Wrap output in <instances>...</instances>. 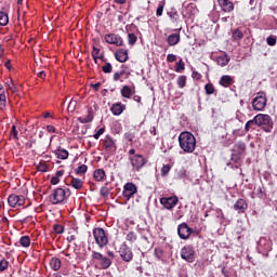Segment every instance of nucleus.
<instances>
[{"label": "nucleus", "instance_id": "nucleus-5", "mask_svg": "<svg viewBox=\"0 0 277 277\" xmlns=\"http://www.w3.org/2000/svg\"><path fill=\"white\" fill-rule=\"evenodd\" d=\"M252 107L254 111H263L267 107V96L264 92H259L252 101Z\"/></svg>", "mask_w": 277, "mask_h": 277}, {"label": "nucleus", "instance_id": "nucleus-13", "mask_svg": "<svg viewBox=\"0 0 277 277\" xmlns=\"http://www.w3.org/2000/svg\"><path fill=\"white\" fill-rule=\"evenodd\" d=\"M104 40L107 44H115V47H122V44H124L122 37L117 34H107L105 35Z\"/></svg>", "mask_w": 277, "mask_h": 277}, {"label": "nucleus", "instance_id": "nucleus-37", "mask_svg": "<svg viewBox=\"0 0 277 277\" xmlns=\"http://www.w3.org/2000/svg\"><path fill=\"white\" fill-rule=\"evenodd\" d=\"M75 172L77 176H82V174H85V172H88V166L81 164L75 169Z\"/></svg>", "mask_w": 277, "mask_h": 277}, {"label": "nucleus", "instance_id": "nucleus-64", "mask_svg": "<svg viewBox=\"0 0 277 277\" xmlns=\"http://www.w3.org/2000/svg\"><path fill=\"white\" fill-rule=\"evenodd\" d=\"M124 137H126V140L128 141V142H133V134H131V133H126L124 134Z\"/></svg>", "mask_w": 277, "mask_h": 277}, {"label": "nucleus", "instance_id": "nucleus-2", "mask_svg": "<svg viewBox=\"0 0 277 277\" xmlns=\"http://www.w3.org/2000/svg\"><path fill=\"white\" fill-rule=\"evenodd\" d=\"M70 188H55L49 196V200L52 205H62L66 198L70 197Z\"/></svg>", "mask_w": 277, "mask_h": 277}, {"label": "nucleus", "instance_id": "nucleus-22", "mask_svg": "<svg viewBox=\"0 0 277 277\" xmlns=\"http://www.w3.org/2000/svg\"><path fill=\"white\" fill-rule=\"evenodd\" d=\"M78 120L81 122V124H88V122H92V120H94V109L89 107L88 115L85 117H79Z\"/></svg>", "mask_w": 277, "mask_h": 277}, {"label": "nucleus", "instance_id": "nucleus-53", "mask_svg": "<svg viewBox=\"0 0 277 277\" xmlns=\"http://www.w3.org/2000/svg\"><path fill=\"white\" fill-rule=\"evenodd\" d=\"M5 55V49L0 44V66H3V57Z\"/></svg>", "mask_w": 277, "mask_h": 277}, {"label": "nucleus", "instance_id": "nucleus-20", "mask_svg": "<svg viewBox=\"0 0 277 277\" xmlns=\"http://www.w3.org/2000/svg\"><path fill=\"white\" fill-rule=\"evenodd\" d=\"M235 83V79L232 76L224 75L219 80V85H222V88H230Z\"/></svg>", "mask_w": 277, "mask_h": 277}, {"label": "nucleus", "instance_id": "nucleus-24", "mask_svg": "<svg viewBox=\"0 0 277 277\" xmlns=\"http://www.w3.org/2000/svg\"><path fill=\"white\" fill-rule=\"evenodd\" d=\"M167 42L169 47H176L179 42H181V35L180 34H171L167 38Z\"/></svg>", "mask_w": 277, "mask_h": 277}, {"label": "nucleus", "instance_id": "nucleus-49", "mask_svg": "<svg viewBox=\"0 0 277 277\" xmlns=\"http://www.w3.org/2000/svg\"><path fill=\"white\" fill-rule=\"evenodd\" d=\"M170 170V164H163V167L161 168V176H168Z\"/></svg>", "mask_w": 277, "mask_h": 277}, {"label": "nucleus", "instance_id": "nucleus-31", "mask_svg": "<svg viewBox=\"0 0 277 277\" xmlns=\"http://www.w3.org/2000/svg\"><path fill=\"white\" fill-rule=\"evenodd\" d=\"M10 23V17L8 16V13L0 11V26L5 27Z\"/></svg>", "mask_w": 277, "mask_h": 277}, {"label": "nucleus", "instance_id": "nucleus-21", "mask_svg": "<svg viewBox=\"0 0 277 277\" xmlns=\"http://www.w3.org/2000/svg\"><path fill=\"white\" fill-rule=\"evenodd\" d=\"M93 179L94 181H97V183H103L107 179V174L105 173V170L103 169H96L93 172Z\"/></svg>", "mask_w": 277, "mask_h": 277}, {"label": "nucleus", "instance_id": "nucleus-34", "mask_svg": "<svg viewBox=\"0 0 277 277\" xmlns=\"http://www.w3.org/2000/svg\"><path fill=\"white\" fill-rule=\"evenodd\" d=\"M232 38L235 41L241 40V39H243V32L239 28H237V29L233 30Z\"/></svg>", "mask_w": 277, "mask_h": 277}, {"label": "nucleus", "instance_id": "nucleus-39", "mask_svg": "<svg viewBox=\"0 0 277 277\" xmlns=\"http://www.w3.org/2000/svg\"><path fill=\"white\" fill-rule=\"evenodd\" d=\"M235 148L237 149V153L239 154V155H243L245 153H246V143H243V142H239V143H237L236 145H235Z\"/></svg>", "mask_w": 277, "mask_h": 277}, {"label": "nucleus", "instance_id": "nucleus-3", "mask_svg": "<svg viewBox=\"0 0 277 277\" xmlns=\"http://www.w3.org/2000/svg\"><path fill=\"white\" fill-rule=\"evenodd\" d=\"M255 120L258 122V127H261L265 133H272L274 130V120H272L269 115L258 114L255 116Z\"/></svg>", "mask_w": 277, "mask_h": 277}, {"label": "nucleus", "instance_id": "nucleus-30", "mask_svg": "<svg viewBox=\"0 0 277 277\" xmlns=\"http://www.w3.org/2000/svg\"><path fill=\"white\" fill-rule=\"evenodd\" d=\"M55 155L57 157V159H67L68 156H69V153L68 150L62 148V147H58V149L55 150Z\"/></svg>", "mask_w": 277, "mask_h": 277}, {"label": "nucleus", "instance_id": "nucleus-57", "mask_svg": "<svg viewBox=\"0 0 277 277\" xmlns=\"http://www.w3.org/2000/svg\"><path fill=\"white\" fill-rule=\"evenodd\" d=\"M11 132H12L14 140H18V131L16 130V126H12Z\"/></svg>", "mask_w": 277, "mask_h": 277}, {"label": "nucleus", "instance_id": "nucleus-4", "mask_svg": "<svg viewBox=\"0 0 277 277\" xmlns=\"http://www.w3.org/2000/svg\"><path fill=\"white\" fill-rule=\"evenodd\" d=\"M93 236H94L95 242L97 243L98 248H105V246H107V243H109L107 234L105 233V229H103L102 227L94 228Z\"/></svg>", "mask_w": 277, "mask_h": 277}, {"label": "nucleus", "instance_id": "nucleus-41", "mask_svg": "<svg viewBox=\"0 0 277 277\" xmlns=\"http://www.w3.org/2000/svg\"><path fill=\"white\" fill-rule=\"evenodd\" d=\"M137 42V36L133 32H130L128 35V44H130V47H134V44Z\"/></svg>", "mask_w": 277, "mask_h": 277}, {"label": "nucleus", "instance_id": "nucleus-47", "mask_svg": "<svg viewBox=\"0 0 277 277\" xmlns=\"http://www.w3.org/2000/svg\"><path fill=\"white\" fill-rule=\"evenodd\" d=\"M114 67L110 65V63H106L103 67L102 70L105 72V75H109Z\"/></svg>", "mask_w": 277, "mask_h": 277}, {"label": "nucleus", "instance_id": "nucleus-28", "mask_svg": "<svg viewBox=\"0 0 277 277\" xmlns=\"http://www.w3.org/2000/svg\"><path fill=\"white\" fill-rule=\"evenodd\" d=\"M228 62H230V56H228V54H224L216 58L217 66H221L222 68H224V66H228Z\"/></svg>", "mask_w": 277, "mask_h": 277}, {"label": "nucleus", "instance_id": "nucleus-36", "mask_svg": "<svg viewBox=\"0 0 277 277\" xmlns=\"http://www.w3.org/2000/svg\"><path fill=\"white\" fill-rule=\"evenodd\" d=\"M93 51L91 53L95 64H98V55H101V49L96 48V45L92 47Z\"/></svg>", "mask_w": 277, "mask_h": 277}, {"label": "nucleus", "instance_id": "nucleus-63", "mask_svg": "<svg viewBox=\"0 0 277 277\" xmlns=\"http://www.w3.org/2000/svg\"><path fill=\"white\" fill-rule=\"evenodd\" d=\"M222 274L224 277H230V273L224 266L222 267Z\"/></svg>", "mask_w": 277, "mask_h": 277}, {"label": "nucleus", "instance_id": "nucleus-8", "mask_svg": "<svg viewBox=\"0 0 277 277\" xmlns=\"http://www.w3.org/2000/svg\"><path fill=\"white\" fill-rule=\"evenodd\" d=\"M92 259L100 261L101 269H109V267H111V259L102 255L101 252L92 251Z\"/></svg>", "mask_w": 277, "mask_h": 277}, {"label": "nucleus", "instance_id": "nucleus-50", "mask_svg": "<svg viewBox=\"0 0 277 277\" xmlns=\"http://www.w3.org/2000/svg\"><path fill=\"white\" fill-rule=\"evenodd\" d=\"M266 42L268 47H276V37H267Z\"/></svg>", "mask_w": 277, "mask_h": 277}, {"label": "nucleus", "instance_id": "nucleus-61", "mask_svg": "<svg viewBox=\"0 0 277 277\" xmlns=\"http://www.w3.org/2000/svg\"><path fill=\"white\" fill-rule=\"evenodd\" d=\"M90 85L94 90V92H98V90H101V82L91 83Z\"/></svg>", "mask_w": 277, "mask_h": 277}, {"label": "nucleus", "instance_id": "nucleus-10", "mask_svg": "<svg viewBox=\"0 0 277 277\" xmlns=\"http://www.w3.org/2000/svg\"><path fill=\"white\" fill-rule=\"evenodd\" d=\"M8 205L12 209H16V207H24L25 206V196L11 194L8 197Z\"/></svg>", "mask_w": 277, "mask_h": 277}, {"label": "nucleus", "instance_id": "nucleus-7", "mask_svg": "<svg viewBox=\"0 0 277 277\" xmlns=\"http://www.w3.org/2000/svg\"><path fill=\"white\" fill-rule=\"evenodd\" d=\"M102 148H104L105 153H107L108 155H114V153H116V150L118 149V147L116 146V141L109 135H106L104 140H102Z\"/></svg>", "mask_w": 277, "mask_h": 277}, {"label": "nucleus", "instance_id": "nucleus-14", "mask_svg": "<svg viewBox=\"0 0 277 277\" xmlns=\"http://www.w3.org/2000/svg\"><path fill=\"white\" fill-rule=\"evenodd\" d=\"M194 229L187 225V223H182L177 227V235L180 239H187L192 236Z\"/></svg>", "mask_w": 277, "mask_h": 277}, {"label": "nucleus", "instance_id": "nucleus-59", "mask_svg": "<svg viewBox=\"0 0 277 277\" xmlns=\"http://www.w3.org/2000/svg\"><path fill=\"white\" fill-rule=\"evenodd\" d=\"M51 185H60V177L57 176H52L50 181Z\"/></svg>", "mask_w": 277, "mask_h": 277}, {"label": "nucleus", "instance_id": "nucleus-17", "mask_svg": "<svg viewBox=\"0 0 277 277\" xmlns=\"http://www.w3.org/2000/svg\"><path fill=\"white\" fill-rule=\"evenodd\" d=\"M126 109L127 105L122 104L121 102H117L110 107L113 116H121Z\"/></svg>", "mask_w": 277, "mask_h": 277}, {"label": "nucleus", "instance_id": "nucleus-38", "mask_svg": "<svg viewBox=\"0 0 277 277\" xmlns=\"http://www.w3.org/2000/svg\"><path fill=\"white\" fill-rule=\"evenodd\" d=\"M126 239L130 241V243H135L137 241V234H135V232H129Z\"/></svg>", "mask_w": 277, "mask_h": 277}, {"label": "nucleus", "instance_id": "nucleus-32", "mask_svg": "<svg viewBox=\"0 0 277 277\" xmlns=\"http://www.w3.org/2000/svg\"><path fill=\"white\" fill-rule=\"evenodd\" d=\"M5 88L8 91L12 92L13 94H16V92H18V89L16 88V84H14V81L12 79L5 82Z\"/></svg>", "mask_w": 277, "mask_h": 277}, {"label": "nucleus", "instance_id": "nucleus-11", "mask_svg": "<svg viewBox=\"0 0 277 277\" xmlns=\"http://www.w3.org/2000/svg\"><path fill=\"white\" fill-rule=\"evenodd\" d=\"M137 194V186L133 182H128L123 185L122 196L126 200L132 199Z\"/></svg>", "mask_w": 277, "mask_h": 277}, {"label": "nucleus", "instance_id": "nucleus-16", "mask_svg": "<svg viewBox=\"0 0 277 277\" xmlns=\"http://www.w3.org/2000/svg\"><path fill=\"white\" fill-rule=\"evenodd\" d=\"M217 3L222 10V12H225V14H230L232 12H235V3L230 0H217Z\"/></svg>", "mask_w": 277, "mask_h": 277}, {"label": "nucleus", "instance_id": "nucleus-51", "mask_svg": "<svg viewBox=\"0 0 277 277\" xmlns=\"http://www.w3.org/2000/svg\"><path fill=\"white\" fill-rule=\"evenodd\" d=\"M256 196H258V198H261V199H263V197L266 196L265 190H264L263 187H258Z\"/></svg>", "mask_w": 277, "mask_h": 277}, {"label": "nucleus", "instance_id": "nucleus-43", "mask_svg": "<svg viewBox=\"0 0 277 277\" xmlns=\"http://www.w3.org/2000/svg\"><path fill=\"white\" fill-rule=\"evenodd\" d=\"M206 94L211 95L215 93V87L213 83L209 82L205 85Z\"/></svg>", "mask_w": 277, "mask_h": 277}, {"label": "nucleus", "instance_id": "nucleus-54", "mask_svg": "<svg viewBox=\"0 0 277 277\" xmlns=\"http://www.w3.org/2000/svg\"><path fill=\"white\" fill-rule=\"evenodd\" d=\"M122 75H124V70H121L120 72H115L113 76L114 81H120V77H122Z\"/></svg>", "mask_w": 277, "mask_h": 277}, {"label": "nucleus", "instance_id": "nucleus-1", "mask_svg": "<svg viewBox=\"0 0 277 277\" xmlns=\"http://www.w3.org/2000/svg\"><path fill=\"white\" fill-rule=\"evenodd\" d=\"M179 144L182 150L192 154L196 150V136L192 132L184 131L179 135Z\"/></svg>", "mask_w": 277, "mask_h": 277}, {"label": "nucleus", "instance_id": "nucleus-23", "mask_svg": "<svg viewBox=\"0 0 277 277\" xmlns=\"http://www.w3.org/2000/svg\"><path fill=\"white\" fill-rule=\"evenodd\" d=\"M50 267L53 269V272H60V269H62V260H60L57 256L51 258Z\"/></svg>", "mask_w": 277, "mask_h": 277}, {"label": "nucleus", "instance_id": "nucleus-12", "mask_svg": "<svg viewBox=\"0 0 277 277\" xmlns=\"http://www.w3.org/2000/svg\"><path fill=\"white\" fill-rule=\"evenodd\" d=\"M160 205H162V207H164V209H167L168 211H172V209H174V207L179 205V197H162L160 198Z\"/></svg>", "mask_w": 277, "mask_h": 277}, {"label": "nucleus", "instance_id": "nucleus-44", "mask_svg": "<svg viewBox=\"0 0 277 277\" xmlns=\"http://www.w3.org/2000/svg\"><path fill=\"white\" fill-rule=\"evenodd\" d=\"M8 267H10V262L5 260V258H2V260H0V272H5Z\"/></svg>", "mask_w": 277, "mask_h": 277}, {"label": "nucleus", "instance_id": "nucleus-25", "mask_svg": "<svg viewBox=\"0 0 277 277\" xmlns=\"http://www.w3.org/2000/svg\"><path fill=\"white\" fill-rule=\"evenodd\" d=\"M70 185L74 189L78 192L83 189V181L79 177L71 176Z\"/></svg>", "mask_w": 277, "mask_h": 277}, {"label": "nucleus", "instance_id": "nucleus-52", "mask_svg": "<svg viewBox=\"0 0 277 277\" xmlns=\"http://www.w3.org/2000/svg\"><path fill=\"white\" fill-rule=\"evenodd\" d=\"M103 133H105V128H100L97 132L93 135L94 140H98Z\"/></svg>", "mask_w": 277, "mask_h": 277}, {"label": "nucleus", "instance_id": "nucleus-33", "mask_svg": "<svg viewBox=\"0 0 277 277\" xmlns=\"http://www.w3.org/2000/svg\"><path fill=\"white\" fill-rule=\"evenodd\" d=\"M19 243L22 248H29V246H31V238L29 236H23L19 239Z\"/></svg>", "mask_w": 277, "mask_h": 277}, {"label": "nucleus", "instance_id": "nucleus-40", "mask_svg": "<svg viewBox=\"0 0 277 277\" xmlns=\"http://www.w3.org/2000/svg\"><path fill=\"white\" fill-rule=\"evenodd\" d=\"M38 172H49V164H47V161H40L37 166Z\"/></svg>", "mask_w": 277, "mask_h": 277}, {"label": "nucleus", "instance_id": "nucleus-29", "mask_svg": "<svg viewBox=\"0 0 277 277\" xmlns=\"http://www.w3.org/2000/svg\"><path fill=\"white\" fill-rule=\"evenodd\" d=\"M120 94L123 98H131V96H133V90H131L129 85H123L120 90Z\"/></svg>", "mask_w": 277, "mask_h": 277}, {"label": "nucleus", "instance_id": "nucleus-26", "mask_svg": "<svg viewBox=\"0 0 277 277\" xmlns=\"http://www.w3.org/2000/svg\"><path fill=\"white\" fill-rule=\"evenodd\" d=\"M8 105V98L5 96V89H3V85L0 84V109H5V106Z\"/></svg>", "mask_w": 277, "mask_h": 277}, {"label": "nucleus", "instance_id": "nucleus-19", "mask_svg": "<svg viewBox=\"0 0 277 277\" xmlns=\"http://www.w3.org/2000/svg\"><path fill=\"white\" fill-rule=\"evenodd\" d=\"M234 209L238 211V213H246V211H248V202L246 199H238L234 205Z\"/></svg>", "mask_w": 277, "mask_h": 277}, {"label": "nucleus", "instance_id": "nucleus-48", "mask_svg": "<svg viewBox=\"0 0 277 277\" xmlns=\"http://www.w3.org/2000/svg\"><path fill=\"white\" fill-rule=\"evenodd\" d=\"M232 161L234 163H239V161H241V154H239L238 151L232 154Z\"/></svg>", "mask_w": 277, "mask_h": 277}, {"label": "nucleus", "instance_id": "nucleus-60", "mask_svg": "<svg viewBox=\"0 0 277 277\" xmlns=\"http://www.w3.org/2000/svg\"><path fill=\"white\" fill-rule=\"evenodd\" d=\"M4 67L6 68V70H12V60L8 58L4 62Z\"/></svg>", "mask_w": 277, "mask_h": 277}, {"label": "nucleus", "instance_id": "nucleus-46", "mask_svg": "<svg viewBox=\"0 0 277 277\" xmlns=\"http://www.w3.org/2000/svg\"><path fill=\"white\" fill-rule=\"evenodd\" d=\"M163 8H166V2L164 1L159 3V5L156 10V16H163Z\"/></svg>", "mask_w": 277, "mask_h": 277}, {"label": "nucleus", "instance_id": "nucleus-58", "mask_svg": "<svg viewBox=\"0 0 277 277\" xmlns=\"http://www.w3.org/2000/svg\"><path fill=\"white\" fill-rule=\"evenodd\" d=\"M100 194L103 197H107V196H109V189H107V187H102L100 190Z\"/></svg>", "mask_w": 277, "mask_h": 277}, {"label": "nucleus", "instance_id": "nucleus-15", "mask_svg": "<svg viewBox=\"0 0 277 277\" xmlns=\"http://www.w3.org/2000/svg\"><path fill=\"white\" fill-rule=\"evenodd\" d=\"M119 254L126 263H131L133 261V251L127 245H123L119 248Z\"/></svg>", "mask_w": 277, "mask_h": 277}, {"label": "nucleus", "instance_id": "nucleus-55", "mask_svg": "<svg viewBox=\"0 0 277 277\" xmlns=\"http://www.w3.org/2000/svg\"><path fill=\"white\" fill-rule=\"evenodd\" d=\"M192 77L196 81H200L202 79V75L200 72H198V71H193Z\"/></svg>", "mask_w": 277, "mask_h": 277}, {"label": "nucleus", "instance_id": "nucleus-62", "mask_svg": "<svg viewBox=\"0 0 277 277\" xmlns=\"http://www.w3.org/2000/svg\"><path fill=\"white\" fill-rule=\"evenodd\" d=\"M48 133H57V129H55L53 126H47Z\"/></svg>", "mask_w": 277, "mask_h": 277}, {"label": "nucleus", "instance_id": "nucleus-56", "mask_svg": "<svg viewBox=\"0 0 277 277\" xmlns=\"http://www.w3.org/2000/svg\"><path fill=\"white\" fill-rule=\"evenodd\" d=\"M167 62H168L169 64H172L173 62H176V55H174V54H168V55H167Z\"/></svg>", "mask_w": 277, "mask_h": 277}, {"label": "nucleus", "instance_id": "nucleus-35", "mask_svg": "<svg viewBox=\"0 0 277 277\" xmlns=\"http://www.w3.org/2000/svg\"><path fill=\"white\" fill-rule=\"evenodd\" d=\"M175 72H183L185 70V62H183V58H180V61L174 66Z\"/></svg>", "mask_w": 277, "mask_h": 277}, {"label": "nucleus", "instance_id": "nucleus-9", "mask_svg": "<svg viewBox=\"0 0 277 277\" xmlns=\"http://www.w3.org/2000/svg\"><path fill=\"white\" fill-rule=\"evenodd\" d=\"M181 258L187 263H194L196 260V250L192 246H185L181 249Z\"/></svg>", "mask_w": 277, "mask_h": 277}, {"label": "nucleus", "instance_id": "nucleus-42", "mask_svg": "<svg viewBox=\"0 0 277 277\" xmlns=\"http://www.w3.org/2000/svg\"><path fill=\"white\" fill-rule=\"evenodd\" d=\"M177 85L181 89L185 88V85H187V76H180L177 78Z\"/></svg>", "mask_w": 277, "mask_h": 277}, {"label": "nucleus", "instance_id": "nucleus-45", "mask_svg": "<svg viewBox=\"0 0 277 277\" xmlns=\"http://www.w3.org/2000/svg\"><path fill=\"white\" fill-rule=\"evenodd\" d=\"M53 230L56 233V235H62L64 234V225L56 223L53 225Z\"/></svg>", "mask_w": 277, "mask_h": 277}, {"label": "nucleus", "instance_id": "nucleus-27", "mask_svg": "<svg viewBox=\"0 0 277 277\" xmlns=\"http://www.w3.org/2000/svg\"><path fill=\"white\" fill-rule=\"evenodd\" d=\"M254 127H258L256 116L253 117V119L249 120L245 124V131L246 133H250V130L254 131Z\"/></svg>", "mask_w": 277, "mask_h": 277}, {"label": "nucleus", "instance_id": "nucleus-18", "mask_svg": "<svg viewBox=\"0 0 277 277\" xmlns=\"http://www.w3.org/2000/svg\"><path fill=\"white\" fill-rule=\"evenodd\" d=\"M115 57H116L117 62L124 64V62H127V60H129V51H127L124 49H119L116 51Z\"/></svg>", "mask_w": 277, "mask_h": 277}, {"label": "nucleus", "instance_id": "nucleus-6", "mask_svg": "<svg viewBox=\"0 0 277 277\" xmlns=\"http://www.w3.org/2000/svg\"><path fill=\"white\" fill-rule=\"evenodd\" d=\"M129 161L134 172H140L146 166V158L140 154L129 157Z\"/></svg>", "mask_w": 277, "mask_h": 277}]
</instances>
